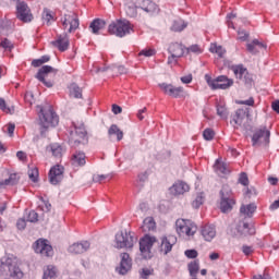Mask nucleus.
<instances>
[{"label": "nucleus", "instance_id": "obj_1", "mask_svg": "<svg viewBox=\"0 0 279 279\" xmlns=\"http://www.w3.org/2000/svg\"><path fill=\"white\" fill-rule=\"evenodd\" d=\"M37 110H39L40 135L45 136L49 128H56L60 123V118L53 112V107L51 106H37Z\"/></svg>", "mask_w": 279, "mask_h": 279}, {"label": "nucleus", "instance_id": "obj_2", "mask_svg": "<svg viewBox=\"0 0 279 279\" xmlns=\"http://www.w3.org/2000/svg\"><path fill=\"white\" fill-rule=\"evenodd\" d=\"M0 276L4 279H22L24 274L14 257H3L0 260Z\"/></svg>", "mask_w": 279, "mask_h": 279}, {"label": "nucleus", "instance_id": "obj_3", "mask_svg": "<svg viewBox=\"0 0 279 279\" xmlns=\"http://www.w3.org/2000/svg\"><path fill=\"white\" fill-rule=\"evenodd\" d=\"M205 81L211 90H228V88L234 85V80L228 78L226 75L213 78L210 74H205Z\"/></svg>", "mask_w": 279, "mask_h": 279}, {"label": "nucleus", "instance_id": "obj_4", "mask_svg": "<svg viewBox=\"0 0 279 279\" xmlns=\"http://www.w3.org/2000/svg\"><path fill=\"white\" fill-rule=\"evenodd\" d=\"M236 204L234 196H232V189L230 185H223L220 191V210L221 213H230Z\"/></svg>", "mask_w": 279, "mask_h": 279}, {"label": "nucleus", "instance_id": "obj_5", "mask_svg": "<svg viewBox=\"0 0 279 279\" xmlns=\"http://www.w3.org/2000/svg\"><path fill=\"white\" fill-rule=\"evenodd\" d=\"M108 32L113 36H118V38H123V36H128L132 32V24L128 20H117L109 25Z\"/></svg>", "mask_w": 279, "mask_h": 279}, {"label": "nucleus", "instance_id": "obj_6", "mask_svg": "<svg viewBox=\"0 0 279 279\" xmlns=\"http://www.w3.org/2000/svg\"><path fill=\"white\" fill-rule=\"evenodd\" d=\"M177 233L179 236H195V232H197V225L189 219H178L175 221Z\"/></svg>", "mask_w": 279, "mask_h": 279}, {"label": "nucleus", "instance_id": "obj_7", "mask_svg": "<svg viewBox=\"0 0 279 279\" xmlns=\"http://www.w3.org/2000/svg\"><path fill=\"white\" fill-rule=\"evenodd\" d=\"M72 125L74 128V131L70 132L69 142L70 145H73L75 147L86 141V136H88V133L86 132V126H84V123L72 122Z\"/></svg>", "mask_w": 279, "mask_h": 279}, {"label": "nucleus", "instance_id": "obj_8", "mask_svg": "<svg viewBox=\"0 0 279 279\" xmlns=\"http://www.w3.org/2000/svg\"><path fill=\"white\" fill-rule=\"evenodd\" d=\"M33 250L36 254H40L44 258H51L53 256V246L49 243L47 239H38L33 244Z\"/></svg>", "mask_w": 279, "mask_h": 279}, {"label": "nucleus", "instance_id": "obj_9", "mask_svg": "<svg viewBox=\"0 0 279 279\" xmlns=\"http://www.w3.org/2000/svg\"><path fill=\"white\" fill-rule=\"evenodd\" d=\"M158 240L156 236H151L149 234H145L140 240V252L143 256V258H151V248L154 247V243H157Z\"/></svg>", "mask_w": 279, "mask_h": 279}, {"label": "nucleus", "instance_id": "obj_10", "mask_svg": "<svg viewBox=\"0 0 279 279\" xmlns=\"http://www.w3.org/2000/svg\"><path fill=\"white\" fill-rule=\"evenodd\" d=\"M116 247L117 250H132L134 247V238L132 233H128V231L118 232L116 234Z\"/></svg>", "mask_w": 279, "mask_h": 279}, {"label": "nucleus", "instance_id": "obj_11", "mask_svg": "<svg viewBox=\"0 0 279 279\" xmlns=\"http://www.w3.org/2000/svg\"><path fill=\"white\" fill-rule=\"evenodd\" d=\"M61 23L63 29H68V34H73V32L80 29V17L75 13L65 14L61 19Z\"/></svg>", "mask_w": 279, "mask_h": 279}, {"label": "nucleus", "instance_id": "obj_12", "mask_svg": "<svg viewBox=\"0 0 279 279\" xmlns=\"http://www.w3.org/2000/svg\"><path fill=\"white\" fill-rule=\"evenodd\" d=\"M271 137V131L267 129V126H260L256 129L252 136L253 146L258 145V143H263L267 145L269 143V138Z\"/></svg>", "mask_w": 279, "mask_h": 279}, {"label": "nucleus", "instance_id": "obj_13", "mask_svg": "<svg viewBox=\"0 0 279 279\" xmlns=\"http://www.w3.org/2000/svg\"><path fill=\"white\" fill-rule=\"evenodd\" d=\"M16 16L20 21H22V23H32V21H34L32 10L24 1L17 2Z\"/></svg>", "mask_w": 279, "mask_h": 279}, {"label": "nucleus", "instance_id": "obj_14", "mask_svg": "<svg viewBox=\"0 0 279 279\" xmlns=\"http://www.w3.org/2000/svg\"><path fill=\"white\" fill-rule=\"evenodd\" d=\"M159 88L165 95H169V97H173L174 99H180V97L184 96V87L182 86L175 87L172 84L161 83L159 84Z\"/></svg>", "mask_w": 279, "mask_h": 279}, {"label": "nucleus", "instance_id": "obj_15", "mask_svg": "<svg viewBox=\"0 0 279 279\" xmlns=\"http://www.w3.org/2000/svg\"><path fill=\"white\" fill-rule=\"evenodd\" d=\"M64 178V167L56 165L49 171V182L50 184H60Z\"/></svg>", "mask_w": 279, "mask_h": 279}, {"label": "nucleus", "instance_id": "obj_16", "mask_svg": "<svg viewBox=\"0 0 279 279\" xmlns=\"http://www.w3.org/2000/svg\"><path fill=\"white\" fill-rule=\"evenodd\" d=\"M49 73H53V68L50 65H44L38 70V72L36 74V78L39 82H43L47 86V88H52L53 81L46 80V77H48Z\"/></svg>", "mask_w": 279, "mask_h": 279}, {"label": "nucleus", "instance_id": "obj_17", "mask_svg": "<svg viewBox=\"0 0 279 279\" xmlns=\"http://www.w3.org/2000/svg\"><path fill=\"white\" fill-rule=\"evenodd\" d=\"M120 258V267L117 268V271L120 276H125V274L132 269V257H130L128 253H121Z\"/></svg>", "mask_w": 279, "mask_h": 279}, {"label": "nucleus", "instance_id": "obj_18", "mask_svg": "<svg viewBox=\"0 0 279 279\" xmlns=\"http://www.w3.org/2000/svg\"><path fill=\"white\" fill-rule=\"evenodd\" d=\"M246 117L247 112H245V109H238L231 121L233 128L235 130H239V128H243L245 130Z\"/></svg>", "mask_w": 279, "mask_h": 279}, {"label": "nucleus", "instance_id": "obj_19", "mask_svg": "<svg viewBox=\"0 0 279 279\" xmlns=\"http://www.w3.org/2000/svg\"><path fill=\"white\" fill-rule=\"evenodd\" d=\"M174 243H175L174 236H171V235L162 236L160 245H159V252L161 254H165V256H167V254H169L171 252V250H173Z\"/></svg>", "mask_w": 279, "mask_h": 279}, {"label": "nucleus", "instance_id": "obj_20", "mask_svg": "<svg viewBox=\"0 0 279 279\" xmlns=\"http://www.w3.org/2000/svg\"><path fill=\"white\" fill-rule=\"evenodd\" d=\"M59 51L64 52L69 49L71 43L69 41V35L64 33L63 35H58L57 39L51 41Z\"/></svg>", "mask_w": 279, "mask_h": 279}, {"label": "nucleus", "instance_id": "obj_21", "mask_svg": "<svg viewBox=\"0 0 279 279\" xmlns=\"http://www.w3.org/2000/svg\"><path fill=\"white\" fill-rule=\"evenodd\" d=\"M191 187L184 181H178L169 189L170 194L174 196L184 195V193H189Z\"/></svg>", "mask_w": 279, "mask_h": 279}, {"label": "nucleus", "instance_id": "obj_22", "mask_svg": "<svg viewBox=\"0 0 279 279\" xmlns=\"http://www.w3.org/2000/svg\"><path fill=\"white\" fill-rule=\"evenodd\" d=\"M88 250H90V242L88 241L76 242L69 247L70 254H84Z\"/></svg>", "mask_w": 279, "mask_h": 279}, {"label": "nucleus", "instance_id": "obj_23", "mask_svg": "<svg viewBox=\"0 0 279 279\" xmlns=\"http://www.w3.org/2000/svg\"><path fill=\"white\" fill-rule=\"evenodd\" d=\"M201 235L204 241L210 242L215 236H217V229L213 225H205L201 228Z\"/></svg>", "mask_w": 279, "mask_h": 279}, {"label": "nucleus", "instance_id": "obj_24", "mask_svg": "<svg viewBox=\"0 0 279 279\" xmlns=\"http://www.w3.org/2000/svg\"><path fill=\"white\" fill-rule=\"evenodd\" d=\"M137 5L144 12H148V14H154V12H158V4H156L151 0H137Z\"/></svg>", "mask_w": 279, "mask_h": 279}, {"label": "nucleus", "instance_id": "obj_25", "mask_svg": "<svg viewBox=\"0 0 279 279\" xmlns=\"http://www.w3.org/2000/svg\"><path fill=\"white\" fill-rule=\"evenodd\" d=\"M73 167H84L86 165V154L84 151H75L71 157Z\"/></svg>", "mask_w": 279, "mask_h": 279}, {"label": "nucleus", "instance_id": "obj_26", "mask_svg": "<svg viewBox=\"0 0 279 279\" xmlns=\"http://www.w3.org/2000/svg\"><path fill=\"white\" fill-rule=\"evenodd\" d=\"M168 51L173 56V58H182L184 56V46H182V44L174 43L169 46Z\"/></svg>", "mask_w": 279, "mask_h": 279}, {"label": "nucleus", "instance_id": "obj_27", "mask_svg": "<svg viewBox=\"0 0 279 279\" xmlns=\"http://www.w3.org/2000/svg\"><path fill=\"white\" fill-rule=\"evenodd\" d=\"M214 170L219 175H228V173H230V169H228L226 162L221 161L220 159L216 160L214 165Z\"/></svg>", "mask_w": 279, "mask_h": 279}, {"label": "nucleus", "instance_id": "obj_28", "mask_svg": "<svg viewBox=\"0 0 279 279\" xmlns=\"http://www.w3.org/2000/svg\"><path fill=\"white\" fill-rule=\"evenodd\" d=\"M105 28H106V21L101 19H95L89 25V29H92V34H99V32H101V29H105Z\"/></svg>", "mask_w": 279, "mask_h": 279}, {"label": "nucleus", "instance_id": "obj_29", "mask_svg": "<svg viewBox=\"0 0 279 279\" xmlns=\"http://www.w3.org/2000/svg\"><path fill=\"white\" fill-rule=\"evenodd\" d=\"M238 230L244 236H252L256 234V228H254V226H250V223L247 222H243L242 225H240Z\"/></svg>", "mask_w": 279, "mask_h": 279}, {"label": "nucleus", "instance_id": "obj_30", "mask_svg": "<svg viewBox=\"0 0 279 279\" xmlns=\"http://www.w3.org/2000/svg\"><path fill=\"white\" fill-rule=\"evenodd\" d=\"M156 230V220L154 217H147L142 225V232H154Z\"/></svg>", "mask_w": 279, "mask_h": 279}, {"label": "nucleus", "instance_id": "obj_31", "mask_svg": "<svg viewBox=\"0 0 279 279\" xmlns=\"http://www.w3.org/2000/svg\"><path fill=\"white\" fill-rule=\"evenodd\" d=\"M41 19L46 25H51V23H56V12L49 9H44Z\"/></svg>", "mask_w": 279, "mask_h": 279}, {"label": "nucleus", "instance_id": "obj_32", "mask_svg": "<svg viewBox=\"0 0 279 279\" xmlns=\"http://www.w3.org/2000/svg\"><path fill=\"white\" fill-rule=\"evenodd\" d=\"M19 180H21L19 173H12L8 179L0 182V186H15Z\"/></svg>", "mask_w": 279, "mask_h": 279}, {"label": "nucleus", "instance_id": "obj_33", "mask_svg": "<svg viewBox=\"0 0 279 279\" xmlns=\"http://www.w3.org/2000/svg\"><path fill=\"white\" fill-rule=\"evenodd\" d=\"M56 276H58V270L56 269V266L48 265L44 268L43 279H54Z\"/></svg>", "mask_w": 279, "mask_h": 279}, {"label": "nucleus", "instance_id": "obj_34", "mask_svg": "<svg viewBox=\"0 0 279 279\" xmlns=\"http://www.w3.org/2000/svg\"><path fill=\"white\" fill-rule=\"evenodd\" d=\"M236 80H243V76L247 73V69L243 64L231 66Z\"/></svg>", "mask_w": 279, "mask_h": 279}, {"label": "nucleus", "instance_id": "obj_35", "mask_svg": "<svg viewBox=\"0 0 279 279\" xmlns=\"http://www.w3.org/2000/svg\"><path fill=\"white\" fill-rule=\"evenodd\" d=\"M241 215H244L245 217H252L254 213H256V205L248 204V205H242L240 208Z\"/></svg>", "mask_w": 279, "mask_h": 279}, {"label": "nucleus", "instance_id": "obj_36", "mask_svg": "<svg viewBox=\"0 0 279 279\" xmlns=\"http://www.w3.org/2000/svg\"><path fill=\"white\" fill-rule=\"evenodd\" d=\"M108 134L109 136H113V134H116L117 141H123V131H121L117 124H111L108 130Z\"/></svg>", "mask_w": 279, "mask_h": 279}, {"label": "nucleus", "instance_id": "obj_37", "mask_svg": "<svg viewBox=\"0 0 279 279\" xmlns=\"http://www.w3.org/2000/svg\"><path fill=\"white\" fill-rule=\"evenodd\" d=\"M216 108L218 117H220L221 119H228V108L226 107V102H218Z\"/></svg>", "mask_w": 279, "mask_h": 279}, {"label": "nucleus", "instance_id": "obj_38", "mask_svg": "<svg viewBox=\"0 0 279 279\" xmlns=\"http://www.w3.org/2000/svg\"><path fill=\"white\" fill-rule=\"evenodd\" d=\"M210 53H217L218 58L226 56V49L217 44H211L209 48Z\"/></svg>", "mask_w": 279, "mask_h": 279}, {"label": "nucleus", "instance_id": "obj_39", "mask_svg": "<svg viewBox=\"0 0 279 279\" xmlns=\"http://www.w3.org/2000/svg\"><path fill=\"white\" fill-rule=\"evenodd\" d=\"M70 95L75 99H82V89L77 84L73 83L70 85Z\"/></svg>", "mask_w": 279, "mask_h": 279}, {"label": "nucleus", "instance_id": "obj_40", "mask_svg": "<svg viewBox=\"0 0 279 279\" xmlns=\"http://www.w3.org/2000/svg\"><path fill=\"white\" fill-rule=\"evenodd\" d=\"M49 149L54 158H62V146L59 144H51Z\"/></svg>", "mask_w": 279, "mask_h": 279}, {"label": "nucleus", "instance_id": "obj_41", "mask_svg": "<svg viewBox=\"0 0 279 279\" xmlns=\"http://www.w3.org/2000/svg\"><path fill=\"white\" fill-rule=\"evenodd\" d=\"M171 29L172 32H183V29H186V23L182 21H175L173 22Z\"/></svg>", "mask_w": 279, "mask_h": 279}, {"label": "nucleus", "instance_id": "obj_42", "mask_svg": "<svg viewBox=\"0 0 279 279\" xmlns=\"http://www.w3.org/2000/svg\"><path fill=\"white\" fill-rule=\"evenodd\" d=\"M106 180H112V175L110 174H96L93 177L94 182H98V184H102Z\"/></svg>", "mask_w": 279, "mask_h": 279}, {"label": "nucleus", "instance_id": "obj_43", "mask_svg": "<svg viewBox=\"0 0 279 279\" xmlns=\"http://www.w3.org/2000/svg\"><path fill=\"white\" fill-rule=\"evenodd\" d=\"M189 271H190L191 276H195L197 274V271H199V262L194 260V262L190 263Z\"/></svg>", "mask_w": 279, "mask_h": 279}, {"label": "nucleus", "instance_id": "obj_44", "mask_svg": "<svg viewBox=\"0 0 279 279\" xmlns=\"http://www.w3.org/2000/svg\"><path fill=\"white\" fill-rule=\"evenodd\" d=\"M0 47L2 49H5V51H12V49H14V45L12 44V41H10V39L8 38H3L0 43Z\"/></svg>", "mask_w": 279, "mask_h": 279}, {"label": "nucleus", "instance_id": "obj_45", "mask_svg": "<svg viewBox=\"0 0 279 279\" xmlns=\"http://www.w3.org/2000/svg\"><path fill=\"white\" fill-rule=\"evenodd\" d=\"M203 138H205V141H213V138H215V131L213 129H205Z\"/></svg>", "mask_w": 279, "mask_h": 279}, {"label": "nucleus", "instance_id": "obj_46", "mask_svg": "<svg viewBox=\"0 0 279 279\" xmlns=\"http://www.w3.org/2000/svg\"><path fill=\"white\" fill-rule=\"evenodd\" d=\"M24 101L26 106H33L34 105V94L32 92H26L24 95Z\"/></svg>", "mask_w": 279, "mask_h": 279}, {"label": "nucleus", "instance_id": "obj_47", "mask_svg": "<svg viewBox=\"0 0 279 279\" xmlns=\"http://www.w3.org/2000/svg\"><path fill=\"white\" fill-rule=\"evenodd\" d=\"M239 183L242 184V186H250V179L247 178V173H240Z\"/></svg>", "mask_w": 279, "mask_h": 279}, {"label": "nucleus", "instance_id": "obj_48", "mask_svg": "<svg viewBox=\"0 0 279 279\" xmlns=\"http://www.w3.org/2000/svg\"><path fill=\"white\" fill-rule=\"evenodd\" d=\"M28 177L32 182H38V168L29 169Z\"/></svg>", "mask_w": 279, "mask_h": 279}, {"label": "nucleus", "instance_id": "obj_49", "mask_svg": "<svg viewBox=\"0 0 279 279\" xmlns=\"http://www.w3.org/2000/svg\"><path fill=\"white\" fill-rule=\"evenodd\" d=\"M250 38V33L245 32L244 29L238 31V40H241L242 43H245Z\"/></svg>", "mask_w": 279, "mask_h": 279}, {"label": "nucleus", "instance_id": "obj_50", "mask_svg": "<svg viewBox=\"0 0 279 279\" xmlns=\"http://www.w3.org/2000/svg\"><path fill=\"white\" fill-rule=\"evenodd\" d=\"M204 204V196L202 194H198L196 198L192 202L193 208H199Z\"/></svg>", "mask_w": 279, "mask_h": 279}, {"label": "nucleus", "instance_id": "obj_51", "mask_svg": "<svg viewBox=\"0 0 279 279\" xmlns=\"http://www.w3.org/2000/svg\"><path fill=\"white\" fill-rule=\"evenodd\" d=\"M242 81L244 82L245 86H247V87H251L252 84H254V78L252 77V74H250V72H247L243 76Z\"/></svg>", "mask_w": 279, "mask_h": 279}, {"label": "nucleus", "instance_id": "obj_52", "mask_svg": "<svg viewBox=\"0 0 279 279\" xmlns=\"http://www.w3.org/2000/svg\"><path fill=\"white\" fill-rule=\"evenodd\" d=\"M27 221L31 223H36V221H38V213L31 210L27 216Z\"/></svg>", "mask_w": 279, "mask_h": 279}, {"label": "nucleus", "instance_id": "obj_53", "mask_svg": "<svg viewBox=\"0 0 279 279\" xmlns=\"http://www.w3.org/2000/svg\"><path fill=\"white\" fill-rule=\"evenodd\" d=\"M187 53H202L199 45H192L187 48Z\"/></svg>", "mask_w": 279, "mask_h": 279}, {"label": "nucleus", "instance_id": "obj_54", "mask_svg": "<svg viewBox=\"0 0 279 279\" xmlns=\"http://www.w3.org/2000/svg\"><path fill=\"white\" fill-rule=\"evenodd\" d=\"M156 50L154 49H144L140 52V56H145L146 58H151V56H155Z\"/></svg>", "mask_w": 279, "mask_h": 279}, {"label": "nucleus", "instance_id": "obj_55", "mask_svg": "<svg viewBox=\"0 0 279 279\" xmlns=\"http://www.w3.org/2000/svg\"><path fill=\"white\" fill-rule=\"evenodd\" d=\"M26 227H27V221H25L24 218H20L16 222L17 230H25Z\"/></svg>", "mask_w": 279, "mask_h": 279}, {"label": "nucleus", "instance_id": "obj_56", "mask_svg": "<svg viewBox=\"0 0 279 279\" xmlns=\"http://www.w3.org/2000/svg\"><path fill=\"white\" fill-rule=\"evenodd\" d=\"M185 256H186V258H197L198 253L196 250H186Z\"/></svg>", "mask_w": 279, "mask_h": 279}, {"label": "nucleus", "instance_id": "obj_57", "mask_svg": "<svg viewBox=\"0 0 279 279\" xmlns=\"http://www.w3.org/2000/svg\"><path fill=\"white\" fill-rule=\"evenodd\" d=\"M246 49L250 53H258V49H256L254 41H252L251 44H247Z\"/></svg>", "mask_w": 279, "mask_h": 279}, {"label": "nucleus", "instance_id": "obj_58", "mask_svg": "<svg viewBox=\"0 0 279 279\" xmlns=\"http://www.w3.org/2000/svg\"><path fill=\"white\" fill-rule=\"evenodd\" d=\"M0 110H2V112H10V108H8V106L5 105V99L0 98Z\"/></svg>", "mask_w": 279, "mask_h": 279}, {"label": "nucleus", "instance_id": "obj_59", "mask_svg": "<svg viewBox=\"0 0 279 279\" xmlns=\"http://www.w3.org/2000/svg\"><path fill=\"white\" fill-rule=\"evenodd\" d=\"M181 82L183 84H191V82H193V75L189 74V75L182 76Z\"/></svg>", "mask_w": 279, "mask_h": 279}, {"label": "nucleus", "instance_id": "obj_60", "mask_svg": "<svg viewBox=\"0 0 279 279\" xmlns=\"http://www.w3.org/2000/svg\"><path fill=\"white\" fill-rule=\"evenodd\" d=\"M178 58L179 57H173V54H171L168 58V64H170L171 66H175V64H178Z\"/></svg>", "mask_w": 279, "mask_h": 279}, {"label": "nucleus", "instance_id": "obj_61", "mask_svg": "<svg viewBox=\"0 0 279 279\" xmlns=\"http://www.w3.org/2000/svg\"><path fill=\"white\" fill-rule=\"evenodd\" d=\"M112 112L113 114H121V112H123V109L119 105H112Z\"/></svg>", "mask_w": 279, "mask_h": 279}, {"label": "nucleus", "instance_id": "obj_62", "mask_svg": "<svg viewBox=\"0 0 279 279\" xmlns=\"http://www.w3.org/2000/svg\"><path fill=\"white\" fill-rule=\"evenodd\" d=\"M242 252L245 254V256H250V254L254 252V248H252V246H243Z\"/></svg>", "mask_w": 279, "mask_h": 279}, {"label": "nucleus", "instance_id": "obj_63", "mask_svg": "<svg viewBox=\"0 0 279 279\" xmlns=\"http://www.w3.org/2000/svg\"><path fill=\"white\" fill-rule=\"evenodd\" d=\"M241 106H254V98H250L247 100L240 101Z\"/></svg>", "mask_w": 279, "mask_h": 279}, {"label": "nucleus", "instance_id": "obj_64", "mask_svg": "<svg viewBox=\"0 0 279 279\" xmlns=\"http://www.w3.org/2000/svg\"><path fill=\"white\" fill-rule=\"evenodd\" d=\"M252 279H271V277L268 274L264 275H255Z\"/></svg>", "mask_w": 279, "mask_h": 279}]
</instances>
